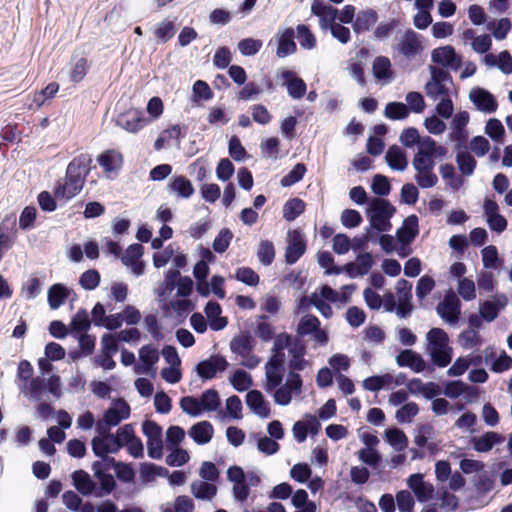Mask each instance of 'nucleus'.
Instances as JSON below:
<instances>
[{
    "mask_svg": "<svg viewBox=\"0 0 512 512\" xmlns=\"http://www.w3.org/2000/svg\"><path fill=\"white\" fill-rule=\"evenodd\" d=\"M255 348V339L249 332L241 333L232 338L230 341V350L241 356H249Z\"/></svg>",
    "mask_w": 512,
    "mask_h": 512,
    "instance_id": "nucleus-21",
    "label": "nucleus"
},
{
    "mask_svg": "<svg viewBox=\"0 0 512 512\" xmlns=\"http://www.w3.org/2000/svg\"><path fill=\"white\" fill-rule=\"evenodd\" d=\"M97 160L109 178L117 175L123 164L122 155L115 150H107L101 153Z\"/></svg>",
    "mask_w": 512,
    "mask_h": 512,
    "instance_id": "nucleus-12",
    "label": "nucleus"
},
{
    "mask_svg": "<svg viewBox=\"0 0 512 512\" xmlns=\"http://www.w3.org/2000/svg\"><path fill=\"white\" fill-rule=\"evenodd\" d=\"M139 358L144 367L138 373L148 374L155 363L159 360V353L152 345H144L139 350Z\"/></svg>",
    "mask_w": 512,
    "mask_h": 512,
    "instance_id": "nucleus-30",
    "label": "nucleus"
},
{
    "mask_svg": "<svg viewBox=\"0 0 512 512\" xmlns=\"http://www.w3.org/2000/svg\"><path fill=\"white\" fill-rule=\"evenodd\" d=\"M231 384L239 392L248 390L252 385V377L245 370L238 369L231 378Z\"/></svg>",
    "mask_w": 512,
    "mask_h": 512,
    "instance_id": "nucleus-42",
    "label": "nucleus"
},
{
    "mask_svg": "<svg viewBox=\"0 0 512 512\" xmlns=\"http://www.w3.org/2000/svg\"><path fill=\"white\" fill-rule=\"evenodd\" d=\"M147 124L144 113L138 109H129L116 118V125L129 133H137Z\"/></svg>",
    "mask_w": 512,
    "mask_h": 512,
    "instance_id": "nucleus-6",
    "label": "nucleus"
},
{
    "mask_svg": "<svg viewBox=\"0 0 512 512\" xmlns=\"http://www.w3.org/2000/svg\"><path fill=\"white\" fill-rule=\"evenodd\" d=\"M130 406L124 399H118L113 406L109 407L103 418L108 425L117 426L122 420L128 419L130 416Z\"/></svg>",
    "mask_w": 512,
    "mask_h": 512,
    "instance_id": "nucleus-15",
    "label": "nucleus"
},
{
    "mask_svg": "<svg viewBox=\"0 0 512 512\" xmlns=\"http://www.w3.org/2000/svg\"><path fill=\"white\" fill-rule=\"evenodd\" d=\"M487 28L489 30H493V36L497 40H503L511 29V21L509 18H502L497 22V24L494 22L488 23Z\"/></svg>",
    "mask_w": 512,
    "mask_h": 512,
    "instance_id": "nucleus-55",
    "label": "nucleus"
},
{
    "mask_svg": "<svg viewBox=\"0 0 512 512\" xmlns=\"http://www.w3.org/2000/svg\"><path fill=\"white\" fill-rule=\"evenodd\" d=\"M372 72L378 80L390 78L392 76L390 59L386 56H377L372 64Z\"/></svg>",
    "mask_w": 512,
    "mask_h": 512,
    "instance_id": "nucleus-33",
    "label": "nucleus"
},
{
    "mask_svg": "<svg viewBox=\"0 0 512 512\" xmlns=\"http://www.w3.org/2000/svg\"><path fill=\"white\" fill-rule=\"evenodd\" d=\"M485 133L494 141H502L505 129L500 120L491 118L486 123Z\"/></svg>",
    "mask_w": 512,
    "mask_h": 512,
    "instance_id": "nucleus-56",
    "label": "nucleus"
},
{
    "mask_svg": "<svg viewBox=\"0 0 512 512\" xmlns=\"http://www.w3.org/2000/svg\"><path fill=\"white\" fill-rule=\"evenodd\" d=\"M306 251V241L300 230H290L287 234L285 261L292 265L296 263Z\"/></svg>",
    "mask_w": 512,
    "mask_h": 512,
    "instance_id": "nucleus-4",
    "label": "nucleus"
},
{
    "mask_svg": "<svg viewBox=\"0 0 512 512\" xmlns=\"http://www.w3.org/2000/svg\"><path fill=\"white\" fill-rule=\"evenodd\" d=\"M436 311L447 323L456 324L461 313L460 300L453 292H450L446 294L444 300L437 305Z\"/></svg>",
    "mask_w": 512,
    "mask_h": 512,
    "instance_id": "nucleus-5",
    "label": "nucleus"
},
{
    "mask_svg": "<svg viewBox=\"0 0 512 512\" xmlns=\"http://www.w3.org/2000/svg\"><path fill=\"white\" fill-rule=\"evenodd\" d=\"M395 212V207L388 200L374 199L366 210L369 226L377 231H389L392 228L390 219Z\"/></svg>",
    "mask_w": 512,
    "mask_h": 512,
    "instance_id": "nucleus-2",
    "label": "nucleus"
},
{
    "mask_svg": "<svg viewBox=\"0 0 512 512\" xmlns=\"http://www.w3.org/2000/svg\"><path fill=\"white\" fill-rule=\"evenodd\" d=\"M414 179L422 189L432 188L438 183V177L434 173V168L417 170Z\"/></svg>",
    "mask_w": 512,
    "mask_h": 512,
    "instance_id": "nucleus-38",
    "label": "nucleus"
},
{
    "mask_svg": "<svg viewBox=\"0 0 512 512\" xmlns=\"http://www.w3.org/2000/svg\"><path fill=\"white\" fill-rule=\"evenodd\" d=\"M246 404L249 409L260 418L270 416V404L258 390H250L246 394Z\"/></svg>",
    "mask_w": 512,
    "mask_h": 512,
    "instance_id": "nucleus-16",
    "label": "nucleus"
},
{
    "mask_svg": "<svg viewBox=\"0 0 512 512\" xmlns=\"http://www.w3.org/2000/svg\"><path fill=\"white\" fill-rule=\"evenodd\" d=\"M425 92L429 98L437 100L439 97H447L449 95V88L446 86V83L430 80L425 85Z\"/></svg>",
    "mask_w": 512,
    "mask_h": 512,
    "instance_id": "nucleus-48",
    "label": "nucleus"
},
{
    "mask_svg": "<svg viewBox=\"0 0 512 512\" xmlns=\"http://www.w3.org/2000/svg\"><path fill=\"white\" fill-rule=\"evenodd\" d=\"M70 290L61 283L52 285L48 290V303L51 309H58L68 298Z\"/></svg>",
    "mask_w": 512,
    "mask_h": 512,
    "instance_id": "nucleus-29",
    "label": "nucleus"
},
{
    "mask_svg": "<svg viewBox=\"0 0 512 512\" xmlns=\"http://www.w3.org/2000/svg\"><path fill=\"white\" fill-rule=\"evenodd\" d=\"M372 191L379 196H387L391 191V185L388 177L382 174H376L372 181Z\"/></svg>",
    "mask_w": 512,
    "mask_h": 512,
    "instance_id": "nucleus-57",
    "label": "nucleus"
},
{
    "mask_svg": "<svg viewBox=\"0 0 512 512\" xmlns=\"http://www.w3.org/2000/svg\"><path fill=\"white\" fill-rule=\"evenodd\" d=\"M90 68V64L88 59L84 56L73 55L70 61L69 68V79L73 83H79L84 79L88 70Z\"/></svg>",
    "mask_w": 512,
    "mask_h": 512,
    "instance_id": "nucleus-25",
    "label": "nucleus"
},
{
    "mask_svg": "<svg viewBox=\"0 0 512 512\" xmlns=\"http://www.w3.org/2000/svg\"><path fill=\"white\" fill-rule=\"evenodd\" d=\"M378 13L371 8L360 10L353 22V30L356 34L370 31L378 21Z\"/></svg>",
    "mask_w": 512,
    "mask_h": 512,
    "instance_id": "nucleus-18",
    "label": "nucleus"
},
{
    "mask_svg": "<svg viewBox=\"0 0 512 512\" xmlns=\"http://www.w3.org/2000/svg\"><path fill=\"white\" fill-rule=\"evenodd\" d=\"M191 492L197 499L210 500L217 493V487L213 484L195 481L191 484Z\"/></svg>",
    "mask_w": 512,
    "mask_h": 512,
    "instance_id": "nucleus-35",
    "label": "nucleus"
},
{
    "mask_svg": "<svg viewBox=\"0 0 512 512\" xmlns=\"http://www.w3.org/2000/svg\"><path fill=\"white\" fill-rule=\"evenodd\" d=\"M455 56V49L450 45L435 48L431 53L432 61L443 67L451 64V62L455 60Z\"/></svg>",
    "mask_w": 512,
    "mask_h": 512,
    "instance_id": "nucleus-34",
    "label": "nucleus"
},
{
    "mask_svg": "<svg viewBox=\"0 0 512 512\" xmlns=\"http://www.w3.org/2000/svg\"><path fill=\"white\" fill-rule=\"evenodd\" d=\"M167 188L171 193L176 194L177 197L185 199L190 198L195 192L190 180L182 175L172 177Z\"/></svg>",
    "mask_w": 512,
    "mask_h": 512,
    "instance_id": "nucleus-23",
    "label": "nucleus"
},
{
    "mask_svg": "<svg viewBox=\"0 0 512 512\" xmlns=\"http://www.w3.org/2000/svg\"><path fill=\"white\" fill-rule=\"evenodd\" d=\"M190 457L186 450L175 448L167 457L166 463L171 467H179L186 464Z\"/></svg>",
    "mask_w": 512,
    "mask_h": 512,
    "instance_id": "nucleus-64",
    "label": "nucleus"
},
{
    "mask_svg": "<svg viewBox=\"0 0 512 512\" xmlns=\"http://www.w3.org/2000/svg\"><path fill=\"white\" fill-rule=\"evenodd\" d=\"M79 283L85 290H94L100 283V274L95 269H89L82 273Z\"/></svg>",
    "mask_w": 512,
    "mask_h": 512,
    "instance_id": "nucleus-54",
    "label": "nucleus"
},
{
    "mask_svg": "<svg viewBox=\"0 0 512 512\" xmlns=\"http://www.w3.org/2000/svg\"><path fill=\"white\" fill-rule=\"evenodd\" d=\"M73 485L78 492L84 496L95 493L96 483L84 470H76L72 473Z\"/></svg>",
    "mask_w": 512,
    "mask_h": 512,
    "instance_id": "nucleus-27",
    "label": "nucleus"
},
{
    "mask_svg": "<svg viewBox=\"0 0 512 512\" xmlns=\"http://www.w3.org/2000/svg\"><path fill=\"white\" fill-rule=\"evenodd\" d=\"M456 162L463 175L470 176L473 174L476 167V161L470 153L459 152L456 156Z\"/></svg>",
    "mask_w": 512,
    "mask_h": 512,
    "instance_id": "nucleus-46",
    "label": "nucleus"
},
{
    "mask_svg": "<svg viewBox=\"0 0 512 512\" xmlns=\"http://www.w3.org/2000/svg\"><path fill=\"white\" fill-rule=\"evenodd\" d=\"M469 99L482 112L493 113L497 110L498 104L495 97L483 88H473L469 93Z\"/></svg>",
    "mask_w": 512,
    "mask_h": 512,
    "instance_id": "nucleus-9",
    "label": "nucleus"
},
{
    "mask_svg": "<svg viewBox=\"0 0 512 512\" xmlns=\"http://www.w3.org/2000/svg\"><path fill=\"white\" fill-rule=\"evenodd\" d=\"M508 303L506 295L499 294L494 296L492 299L486 300L479 306V314L487 322L494 321L499 312L505 308Z\"/></svg>",
    "mask_w": 512,
    "mask_h": 512,
    "instance_id": "nucleus-10",
    "label": "nucleus"
},
{
    "mask_svg": "<svg viewBox=\"0 0 512 512\" xmlns=\"http://www.w3.org/2000/svg\"><path fill=\"white\" fill-rule=\"evenodd\" d=\"M503 441L504 437L494 431H488L480 437H473L471 440L473 448L478 452H488L495 444L502 443Z\"/></svg>",
    "mask_w": 512,
    "mask_h": 512,
    "instance_id": "nucleus-26",
    "label": "nucleus"
},
{
    "mask_svg": "<svg viewBox=\"0 0 512 512\" xmlns=\"http://www.w3.org/2000/svg\"><path fill=\"white\" fill-rule=\"evenodd\" d=\"M418 217L416 215L408 216L403 226L397 230V239L402 245H410L418 235Z\"/></svg>",
    "mask_w": 512,
    "mask_h": 512,
    "instance_id": "nucleus-20",
    "label": "nucleus"
},
{
    "mask_svg": "<svg viewBox=\"0 0 512 512\" xmlns=\"http://www.w3.org/2000/svg\"><path fill=\"white\" fill-rule=\"evenodd\" d=\"M235 279L249 286H256L259 283L258 274L249 267H240L235 272Z\"/></svg>",
    "mask_w": 512,
    "mask_h": 512,
    "instance_id": "nucleus-53",
    "label": "nucleus"
},
{
    "mask_svg": "<svg viewBox=\"0 0 512 512\" xmlns=\"http://www.w3.org/2000/svg\"><path fill=\"white\" fill-rule=\"evenodd\" d=\"M276 37L278 39L276 55L279 58H285L296 52L297 46L294 41L295 32L293 28L290 27L284 30H279Z\"/></svg>",
    "mask_w": 512,
    "mask_h": 512,
    "instance_id": "nucleus-14",
    "label": "nucleus"
},
{
    "mask_svg": "<svg viewBox=\"0 0 512 512\" xmlns=\"http://www.w3.org/2000/svg\"><path fill=\"white\" fill-rule=\"evenodd\" d=\"M232 238H233V234L229 229H227V228L222 229L213 241L212 246H213L214 251L217 253L225 252L227 250V248L229 247V244H230V241L232 240Z\"/></svg>",
    "mask_w": 512,
    "mask_h": 512,
    "instance_id": "nucleus-58",
    "label": "nucleus"
},
{
    "mask_svg": "<svg viewBox=\"0 0 512 512\" xmlns=\"http://www.w3.org/2000/svg\"><path fill=\"white\" fill-rule=\"evenodd\" d=\"M305 210V203L299 198L288 200L283 207V217L287 221L295 220Z\"/></svg>",
    "mask_w": 512,
    "mask_h": 512,
    "instance_id": "nucleus-36",
    "label": "nucleus"
},
{
    "mask_svg": "<svg viewBox=\"0 0 512 512\" xmlns=\"http://www.w3.org/2000/svg\"><path fill=\"white\" fill-rule=\"evenodd\" d=\"M427 340L429 342L430 349L432 348H445L448 346V335L441 328H432L427 333Z\"/></svg>",
    "mask_w": 512,
    "mask_h": 512,
    "instance_id": "nucleus-43",
    "label": "nucleus"
},
{
    "mask_svg": "<svg viewBox=\"0 0 512 512\" xmlns=\"http://www.w3.org/2000/svg\"><path fill=\"white\" fill-rule=\"evenodd\" d=\"M395 501L401 512H412L414 508V498L408 490H401L396 494Z\"/></svg>",
    "mask_w": 512,
    "mask_h": 512,
    "instance_id": "nucleus-62",
    "label": "nucleus"
},
{
    "mask_svg": "<svg viewBox=\"0 0 512 512\" xmlns=\"http://www.w3.org/2000/svg\"><path fill=\"white\" fill-rule=\"evenodd\" d=\"M91 164L92 157L88 153L75 157L67 166L64 182L55 187V197L66 202L79 194L91 170Z\"/></svg>",
    "mask_w": 512,
    "mask_h": 512,
    "instance_id": "nucleus-1",
    "label": "nucleus"
},
{
    "mask_svg": "<svg viewBox=\"0 0 512 512\" xmlns=\"http://www.w3.org/2000/svg\"><path fill=\"white\" fill-rule=\"evenodd\" d=\"M262 47V41L254 38H245L239 41L238 49L244 56H254Z\"/></svg>",
    "mask_w": 512,
    "mask_h": 512,
    "instance_id": "nucleus-52",
    "label": "nucleus"
},
{
    "mask_svg": "<svg viewBox=\"0 0 512 512\" xmlns=\"http://www.w3.org/2000/svg\"><path fill=\"white\" fill-rule=\"evenodd\" d=\"M175 33V24L173 21L168 19L163 20L154 31L155 37L162 43H166L171 38H173Z\"/></svg>",
    "mask_w": 512,
    "mask_h": 512,
    "instance_id": "nucleus-45",
    "label": "nucleus"
},
{
    "mask_svg": "<svg viewBox=\"0 0 512 512\" xmlns=\"http://www.w3.org/2000/svg\"><path fill=\"white\" fill-rule=\"evenodd\" d=\"M305 354V345L301 341L295 340L289 348L288 367L290 371H302L309 365V362L304 358Z\"/></svg>",
    "mask_w": 512,
    "mask_h": 512,
    "instance_id": "nucleus-19",
    "label": "nucleus"
},
{
    "mask_svg": "<svg viewBox=\"0 0 512 512\" xmlns=\"http://www.w3.org/2000/svg\"><path fill=\"white\" fill-rule=\"evenodd\" d=\"M228 362L221 355H212L210 358L199 362L196 366L197 374L203 379H212L218 371L226 370Z\"/></svg>",
    "mask_w": 512,
    "mask_h": 512,
    "instance_id": "nucleus-8",
    "label": "nucleus"
},
{
    "mask_svg": "<svg viewBox=\"0 0 512 512\" xmlns=\"http://www.w3.org/2000/svg\"><path fill=\"white\" fill-rule=\"evenodd\" d=\"M384 115L390 120H403L409 115V108L402 102H389L384 110Z\"/></svg>",
    "mask_w": 512,
    "mask_h": 512,
    "instance_id": "nucleus-37",
    "label": "nucleus"
},
{
    "mask_svg": "<svg viewBox=\"0 0 512 512\" xmlns=\"http://www.w3.org/2000/svg\"><path fill=\"white\" fill-rule=\"evenodd\" d=\"M213 432V426L209 421H201L190 428L189 435L197 444L204 445L210 442Z\"/></svg>",
    "mask_w": 512,
    "mask_h": 512,
    "instance_id": "nucleus-28",
    "label": "nucleus"
},
{
    "mask_svg": "<svg viewBox=\"0 0 512 512\" xmlns=\"http://www.w3.org/2000/svg\"><path fill=\"white\" fill-rule=\"evenodd\" d=\"M296 30L298 41L303 49L311 50L315 48L316 38L307 25L299 24Z\"/></svg>",
    "mask_w": 512,
    "mask_h": 512,
    "instance_id": "nucleus-41",
    "label": "nucleus"
},
{
    "mask_svg": "<svg viewBox=\"0 0 512 512\" xmlns=\"http://www.w3.org/2000/svg\"><path fill=\"white\" fill-rule=\"evenodd\" d=\"M395 360L399 367H409L416 373H420L426 368L425 360L420 354L411 349L402 350Z\"/></svg>",
    "mask_w": 512,
    "mask_h": 512,
    "instance_id": "nucleus-17",
    "label": "nucleus"
},
{
    "mask_svg": "<svg viewBox=\"0 0 512 512\" xmlns=\"http://www.w3.org/2000/svg\"><path fill=\"white\" fill-rule=\"evenodd\" d=\"M435 287V281L432 277L428 275L422 276L416 286V296L419 300H424L428 294L431 293V291Z\"/></svg>",
    "mask_w": 512,
    "mask_h": 512,
    "instance_id": "nucleus-60",
    "label": "nucleus"
},
{
    "mask_svg": "<svg viewBox=\"0 0 512 512\" xmlns=\"http://www.w3.org/2000/svg\"><path fill=\"white\" fill-rule=\"evenodd\" d=\"M306 173V166L303 163H297L293 169L281 179L283 187H290L304 177Z\"/></svg>",
    "mask_w": 512,
    "mask_h": 512,
    "instance_id": "nucleus-49",
    "label": "nucleus"
},
{
    "mask_svg": "<svg viewBox=\"0 0 512 512\" xmlns=\"http://www.w3.org/2000/svg\"><path fill=\"white\" fill-rule=\"evenodd\" d=\"M199 401L201 402L202 411H215L220 406L219 394L215 389L204 391Z\"/></svg>",
    "mask_w": 512,
    "mask_h": 512,
    "instance_id": "nucleus-44",
    "label": "nucleus"
},
{
    "mask_svg": "<svg viewBox=\"0 0 512 512\" xmlns=\"http://www.w3.org/2000/svg\"><path fill=\"white\" fill-rule=\"evenodd\" d=\"M265 377H266V383H265V390L269 393L273 392L276 388L282 386V380H283V371L280 370H265Z\"/></svg>",
    "mask_w": 512,
    "mask_h": 512,
    "instance_id": "nucleus-61",
    "label": "nucleus"
},
{
    "mask_svg": "<svg viewBox=\"0 0 512 512\" xmlns=\"http://www.w3.org/2000/svg\"><path fill=\"white\" fill-rule=\"evenodd\" d=\"M430 356L433 363L439 367H446L452 360L451 349L448 346L430 349Z\"/></svg>",
    "mask_w": 512,
    "mask_h": 512,
    "instance_id": "nucleus-51",
    "label": "nucleus"
},
{
    "mask_svg": "<svg viewBox=\"0 0 512 512\" xmlns=\"http://www.w3.org/2000/svg\"><path fill=\"white\" fill-rule=\"evenodd\" d=\"M396 290L399 301L396 314L400 318H406L411 314L413 310V305L411 304L412 284L405 279H400L397 282Z\"/></svg>",
    "mask_w": 512,
    "mask_h": 512,
    "instance_id": "nucleus-7",
    "label": "nucleus"
},
{
    "mask_svg": "<svg viewBox=\"0 0 512 512\" xmlns=\"http://www.w3.org/2000/svg\"><path fill=\"white\" fill-rule=\"evenodd\" d=\"M319 319L312 315L307 314L301 318L297 325V334L299 336L311 335L320 326Z\"/></svg>",
    "mask_w": 512,
    "mask_h": 512,
    "instance_id": "nucleus-39",
    "label": "nucleus"
},
{
    "mask_svg": "<svg viewBox=\"0 0 512 512\" xmlns=\"http://www.w3.org/2000/svg\"><path fill=\"white\" fill-rule=\"evenodd\" d=\"M459 343L464 349H472L481 343L478 332L474 329H467L459 335Z\"/></svg>",
    "mask_w": 512,
    "mask_h": 512,
    "instance_id": "nucleus-59",
    "label": "nucleus"
},
{
    "mask_svg": "<svg viewBox=\"0 0 512 512\" xmlns=\"http://www.w3.org/2000/svg\"><path fill=\"white\" fill-rule=\"evenodd\" d=\"M204 312L213 331L222 330L227 326V318L221 316L222 308L218 302L209 301L205 306Z\"/></svg>",
    "mask_w": 512,
    "mask_h": 512,
    "instance_id": "nucleus-22",
    "label": "nucleus"
},
{
    "mask_svg": "<svg viewBox=\"0 0 512 512\" xmlns=\"http://www.w3.org/2000/svg\"><path fill=\"white\" fill-rule=\"evenodd\" d=\"M408 487L414 492L419 502H426L432 498L434 488L423 480L420 473L412 474L407 479Z\"/></svg>",
    "mask_w": 512,
    "mask_h": 512,
    "instance_id": "nucleus-13",
    "label": "nucleus"
},
{
    "mask_svg": "<svg viewBox=\"0 0 512 512\" xmlns=\"http://www.w3.org/2000/svg\"><path fill=\"white\" fill-rule=\"evenodd\" d=\"M182 411L192 417H197L202 413L201 402L193 396H185L180 400Z\"/></svg>",
    "mask_w": 512,
    "mask_h": 512,
    "instance_id": "nucleus-47",
    "label": "nucleus"
},
{
    "mask_svg": "<svg viewBox=\"0 0 512 512\" xmlns=\"http://www.w3.org/2000/svg\"><path fill=\"white\" fill-rule=\"evenodd\" d=\"M385 160L387 165L396 171H404L408 166L406 153L398 145H392L388 148Z\"/></svg>",
    "mask_w": 512,
    "mask_h": 512,
    "instance_id": "nucleus-24",
    "label": "nucleus"
},
{
    "mask_svg": "<svg viewBox=\"0 0 512 512\" xmlns=\"http://www.w3.org/2000/svg\"><path fill=\"white\" fill-rule=\"evenodd\" d=\"M257 257L265 266L272 264L275 258L274 244L269 240H262L258 246Z\"/></svg>",
    "mask_w": 512,
    "mask_h": 512,
    "instance_id": "nucleus-40",
    "label": "nucleus"
},
{
    "mask_svg": "<svg viewBox=\"0 0 512 512\" xmlns=\"http://www.w3.org/2000/svg\"><path fill=\"white\" fill-rule=\"evenodd\" d=\"M418 412V405L415 402H409L397 410L395 417L399 423H409L418 414Z\"/></svg>",
    "mask_w": 512,
    "mask_h": 512,
    "instance_id": "nucleus-50",
    "label": "nucleus"
},
{
    "mask_svg": "<svg viewBox=\"0 0 512 512\" xmlns=\"http://www.w3.org/2000/svg\"><path fill=\"white\" fill-rule=\"evenodd\" d=\"M397 26V20L391 19L386 22H381L374 30V37L377 40L383 41L389 38Z\"/></svg>",
    "mask_w": 512,
    "mask_h": 512,
    "instance_id": "nucleus-63",
    "label": "nucleus"
},
{
    "mask_svg": "<svg viewBox=\"0 0 512 512\" xmlns=\"http://www.w3.org/2000/svg\"><path fill=\"white\" fill-rule=\"evenodd\" d=\"M91 326V320L89 314L85 309H79L78 312L73 316L70 328L74 336L86 333Z\"/></svg>",
    "mask_w": 512,
    "mask_h": 512,
    "instance_id": "nucleus-31",
    "label": "nucleus"
},
{
    "mask_svg": "<svg viewBox=\"0 0 512 512\" xmlns=\"http://www.w3.org/2000/svg\"><path fill=\"white\" fill-rule=\"evenodd\" d=\"M385 440L398 452L403 451L408 445L407 436L399 428H388L385 431Z\"/></svg>",
    "mask_w": 512,
    "mask_h": 512,
    "instance_id": "nucleus-32",
    "label": "nucleus"
},
{
    "mask_svg": "<svg viewBox=\"0 0 512 512\" xmlns=\"http://www.w3.org/2000/svg\"><path fill=\"white\" fill-rule=\"evenodd\" d=\"M283 79V86H286L287 92L293 99L302 98L307 90L304 80L296 75L295 72L283 69L280 74Z\"/></svg>",
    "mask_w": 512,
    "mask_h": 512,
    "instance_id": "nucleus-11",
    "label": "nucleus"
},
{
    "mask_svg": "<svg viewBox=\"0 0 512 512\" xmlns=\"http://www.w3.org/2000/svg\"><path fill=\"white\" fill-rule=\"evenodd\" d=\"M391 49L394 57L397 55L406 60H412L423 51L421 35L408 29L397 43L392 44Z\"/></svg>",
    "mask_w": 512,
    "mask_h": 512,
    "instance_id": "nucleus-3",
    "label": "nucleus"
}]
</instances>
